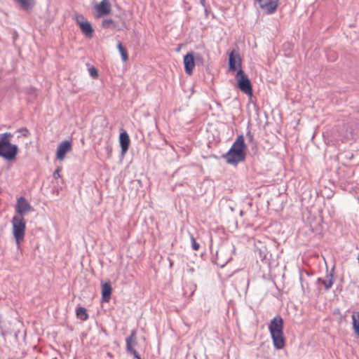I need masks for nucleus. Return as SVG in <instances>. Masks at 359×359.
Listing matches in <instances>:
<instances>
[{
    "instance_id": "1",
    "label": "nucleus",
    "mask_w": 359,
    "mask_h": 359,
    "mask_svg": "<svg viewBox=\"0 0 359 359\" xmlns=\"http://www.w3.org/2000/svg\"><path fill=\"white\" fill-rule=\"evenodd\" d=\"M245 144L243 135H238L229 150L222 156L228 164L236 165L245 159Z\"/></svg>"
},
{
    "instance_id": "2",
    "label": "nucleus",
    "mask_w": 359,
    "mask_h": 359,
    "mask_svg": "<svg viewBox=\"0 0 359 359\" xmlns=\"http://www.w3.org/2000/svg\"><path fill=\"white\" fill-rule=\"evenodd\" d=\"M269 330L276 349H281L285 346L283 337V320L280 316H275L269 325Z\"/></svg>"
},
{
    "instance_id": "3",
    "label": "nucleus",
    "mask_w": 359,
    "mask_h": 359,
    "mask_svg": "<svg viewBox=\"0 0 359 359\" xmlns=\"http://www.w3.org/2000/svg\"><path fill=\"white\" fill-rule=\"evenodd\" d=\"M11 133L0 134V156L7 161H13L18 153V147L11 142L13 137Z\"/></svg>"
},
{
    "instance_id": "4",
    "label": "nucleus",
    "mask_w": 359,
    "mask_h": 359,
    "mask_svg": "<svg viewBox=\"0 0 359 359\" xmlns=\"http://www.w3.org/2000/svg\"><path fill=\"white\" fill-rule=\"evenodd\" d=\"M13 234L18 245L23 241L25 234L26 222L24 217L13 216L11 220Z\"/></svg>"
},
{
    "instance_id": "5",
    "label": "nucleus",
    "mask_w": 359,
    "mask_h": 359,
    "mask_svg": "<svg viewBox=\"0 0 359 359\" xmlns=\"http://www.w3.org/2000/svg\"><path fill=\"white\" fill-rule=\"evenodd\" d=\"M236 79L237 81L238 87L241 91L247 95L251 96L252 95V84L248 76L245 74L243 69H239L237 72L236 74Z\"/></svg>"
},
{
    "instance_id": "6",
    "label": "nucleus",
    "mask_w": 359,
    "mask_h": 359,
    "mask_svg": "<svg viewBox=\"0 0 359 359\" xmlns=\"http://www.w3.org/2000/svg\"><path fill=\"white\" fill-rule=\"evenodd\" d=\"M235 248L233 245H224L217 251V259L218 264L222 267L224 266L231 259Z\"/></svg>"
},
{
    "instance_id": "7",
    "label": "nucleus",
    "mask_w": 359,
    "mask_h": 359,
    "mask_svg": "<svg viewBox=\"0 0 359 359\" xmlns=\"http://www.w3.org/2000/svg\"><path fill=\"white\" fill-rule=\"evenodd\" d=\"M15 210V216L24 217L27 213L32 212L34 208L25 197L20 196L17 199Z\"/></svg>"
},
{
    "instance_id": "8",
    "label": "nucleus",
    "mask_w": 359,
    "mask_h": 359,
    "mask_svg": "<svg viewBox=\"0 0 359 359\" xmlns=\"http://www.w3.org/2000/svg\"><path fill=\"white\" fill-rule=\"evenodd\" d=\"M74 20L79 25L82 34L87 38H92L94 30L86 18L81 14H76Z\"/></svg>"
},
{
    "instance_id": "9",
    "label": "nucleus",
    "mask_w": 359,
    "mask_h": 359,
    "mask_svg": "<svg viewBox=\"0 0 359 359\" xmlns=\"http://www.w3.org/2000/svg\"><path fill=\"white\" fill-rule=\"evenodd\" d=\"M126 342L127 351L129 353L133 354L135 358L141 359L139 353L135 349V347L137 345L136 331L135 330L131 331L130 336L126 338Z\"/></svg>"
},
{
    "instance_id": "10",
    "label": "nucleus",
    "mask_w": 359,
    "mask_h": 359,
    "mask_svg": "<svg viewBox=\"0 0 359 359\" xmlns=\"http://www.w3.org/2000/svg\"><path fill=\"white\" fill-rule=\"evenodd\" d=\"M229 69L231 72L242 69V60L238 53L232 50L229 56Z\"/></svg>"
},
{
    "instance_id": "11",
    "label": "nucleus",
    "mask_w": 359,
    "mask_h": 359,
    "mask_svg": "<svg viewBox=\"0 0 359 359\" xmlns=\"http://www.w3.org/2000/svg\"><path fill=\"white\" fill-rule=\"evenodd\" d=\"M260 8L267 14L273 13L278 7V0H257Z\"/></svg>"
},
{
    "instance_id": "12",
    "label": "nucleus",
    "mask_w": 359,
    "mask_h": 359,
    "mask_svg": "<svg viewBox=\"0 0 359 359\" xmlns=\"http://www.w3.org/2000/svg\"><path fill=\"white\" fill-rule=\"evenodd\" d=\"M72 149V145L69 141H62L57 147V158L60 161H62L67 153L70 151Z\"/></svg>"
},
{
    "instance_id": "13",
    "label": "nucleus",
    "mask_w": 359,
    "mask_h": 359,
    "mask_svg": "<svg viewBox=\"0 0 359 359\" xmlns=\"http://www.w3.org/2000/svg\"><path fill=\"white\" fill-rule=\"evenodd\" d=\"M184 65L185 72L191 75L195 67L194 57L191 53H188L184 57Z\"/></svg>"
},
{
    "instance_id": "14",
    "label": "nucleus",
    "mask_w": 359,
    "mask_h": 359,
    "mask_svg": "<svg viewBox=\"0 0 359 359\" xmlns=\"http://www.w3.org/2000/svg\"><path fill=\"white\" fill-rule=\"evenodd\" d=\"M95 9L99 17L108 15L111 12V4L109 0H102L99 4L95 6Z\"/></svg>"
},
{
    "instance_id": "15",
    "label": "nucleus",
    "mask_w": 359,
    "mask_h": 359,
    "mask_svg": "<svg viewBox=\"0 0 359 359\" xmlns=\"http://www.w3.org/2000/svg\"><path fill=\"white\" fill-rule=\"evenodd\" d=\"M119 142L121 147V153L124 154L128 149L130 138L127 132L123 131L120 134Z\"/></svg>"
},
{
    "instance_id": "16",
    "label": "nucleus",
    "mask_w": 359,
    "mask_h": 359,
    "mask_svg": "<svg viewBox=\"0 0 359 359\" xmlns=\"http://www.w3.org/2000/svg\"><path fill=\"white\" fill-rule=\"evenodd\" d=\"M111 286L109 282L102 284V299L104 302H109L111 294Z\"/></svg>"
},
{
    "instance_id": "17",
    "label": "nucleus",
    "mask_w": 359,
    "mask_h": 359,
    "mask_svg": "<svg viewBox=\"0 0 359 359\" xmlns=\"http://www.w3.org/2000/svg\"><path fill=\"white\" fill-rule=\"evenodd\" d=\"M317 282L323 284L325 287V289L326 290H328L332 287V286L333 285V274L331 273L329 274H327L325 279L318 278L317 280Z\"/></svg>"
},
{
    "instance_id": "18",
    "label": "nucleus",
    "mask_w": 359,
    "mask_h": 359,
    "mask_svg": "<svg viewBox=\"0 0 359 359\" xmlns=\"http://www.w3.org/2000/svg\"><path fill=\"white\" fill-rule=\"evenodd\" d=\"M14 1L25 10L32 9L35 4V0H14Z\"/></svg>"
},
{
    "instance_id": "19",
    "label": "nucleus",
    "mask_w": 359,
    "mask_h": 359,
    "mask_svg": "<svg viewBox=\"0 0 359 359\" xmlns=\"http://www.w3.org/2000/svg\"><path fill=\"white\" fill-rule=\"evenodd\" d=\"M353 329L355 334L359 337V311L352 314Z\"/></svg>"
},
{
    "instance_id": "20",
    "label": "nucleus",
    "mask_w": 359,
    "mask_h": 359,
    "mask_svg": "<svg viewBox=\"0 0 359 359\" xmlns=\"http://www.w3.org/2000/svg\"><path fill=\"white\" fill-rule=\"evenodd\" d=\"M76 316L81 320H86L88 318L86 309L84 307H79L76 311Z\"/></svg>"
},
{
    "instance_id": "21",
    "label": "nucleus",
    "mask_w": 359,
    "mask_h": 359,
    "mask_svg": "<svg viewBox=\"0 0 359 359\" xmlns=\"http://www.w3.org/2000/svg\"><path fill=\"white\" fill-rule=\"evenodd\" d=\"M117 48L118 49V51L121 55L122 60L123 62H126L128 59V53L125 48L123 46L122 43L121 42H118L117 44Z\"/></svg>"
},
{
    "instance_id": "22",
    "label": "nucleus",
    "mask_w": 359,
    "mask_h": 359,
    "mask_svg": "<svg viewBox=\"0 0 359 359\" xmlns=\"http://www.w3.org/2000/svg\"><path fill=\"white\" fill-rule=\"evenodd\" d=\"M102 26L104 28H115V23L111 19L104 20L102 23Z\"/></svg>"
},
{
    "instance_id": "23",
    "label": "nucleus",
    "mask_w": 359,
    "mask_h": 359,
    "mask_svg": "<svg viewBox=\"0 0 359 359\" xmlns=\"http://www.w3.org/2000/svg\"><path fill=\"white\" fill-rule=\"evenodd\" d=\"M191 247L193 250H198L200 248V245L196 241L193 236H191Z\"/></svg>"
},
{
    "instance_id": "24",
    "label": "nucleus",
    "mask_w": 359,
    "mask_h": 359,
    "mask_svg": "<svg viewBox=\"0 0 359 359\" xmlns=\"http://www.w3.org/2000/svg\"><path fill=\"white\" fill-rule=\"evenodd\" d=\"M88 72L89 74L93 78H97L98 76L97 71L94 67H91L90 68H89Z\"/></svg>"
},
{
    "instance_id": "25",
    "label": "nucleus",
    "mask_w": 359,
    "mask_h": 359,
    "mask_svg": "<svg viewBox=\"0 0 359 359\" xmlns=\"http://www.w3.org/2000/svg\"><path fill=\"white\" fill-rule=\"evenodd\" d=\"M18 133L24 137H27L29 134V130L26 128H22L18 130Z\"/></svg>"
},
{
    "instance_id": "26",
    "label": "nucleus",
    "mask_w": 359,
    "mask_h": 359,
    "mask_svg": "<svg viewBox=\"0 0 359 359\" xmlns=\"http://www.w3.org/2000/svg\"><path fill=\"white\" fill-rule=\"evenodd\" d=\"M60 175V169L57 168V170H55V172H53V177L55 179H57V177H59Z\"/></svg>"
},
{
    "instance_id": "27",
    "label": "nucleus",
    "mask_w": 359,
    "mask_h": 359,
    "mask_svg": "<svg viewBox=\"0 0 359 359\" xmlns=\"http://www.w3.org/2000/svg\"><path fill=\"white\" fill-rule=\"evenodd\" d=\"M187 271L191 273L194 271V269L193 267H188Z\"/></svg>"
},
{
    "instance_id": "28",
    "label": "nucleus",
    "mask_w": 359,
    "mask_h": 359,
    "mask_svg": "<svg viewBox=\"0 0 359 359\" xmlns=\"http://www.w3.org/2000/svg\"><path fill=\"white\" fill-rule=\"evenodd\" d=\"M200 2H201L202 6H205V0H200Z\"/></svg>"
}]
</instances>
